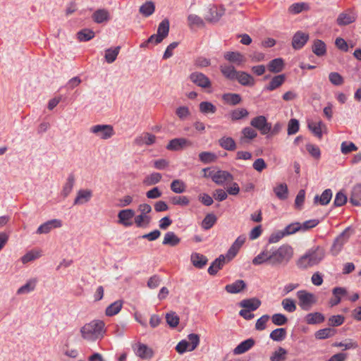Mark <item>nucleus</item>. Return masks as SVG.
I'll list each match as a JSON object with an SVG mask.
<instances>
[{
	"instance_id": "nucleus-38",
	"label": "nucleus",
	"mask_w": 361,
	"mask_h": 361,
	"mask_svg": "<svg viewBox=\"0 0 361 361\" xmlns=\"http://www.w3.org/2000/svg\"><path fill=\"white\" fill-rule=\"evenodd\" d=\"M276 196L280 200H286L288 197V189L286 183H280L273 189Z\"/></svg>"
},
{
	"instance_id": "nucleus-24",
	"label": "nucleus",
	"mask_w": 361,
	"mask_h": 361,
	"mask_svg": "<svg viewBox=\"0 0 361 361\" xmlns=\"http://www.w3.org/2000/svg\"><path fill=\"white\" fill-rule=\"evenodd\" d=\"M75 183V175L73 173H69L61 192V195L63 198H66L71 194Z\"/></svg>"
},
{
	"instance_id": "nucleus-64",
	"label": "nucleus",
	"mask_w": 361,
	"mask_h": 361,
	"mask_svg": "<svg viewBox=\"0 0 361 361\" xmlns=\"http://www.w3.org/2000/svg\"><path fill=\"white\" fill-rule=\"evenodd\" d=\"M347 197L342 192L339 191L336 194L334 200V207H342L347 202Z\"/></svg>"
},
{
	"instance_id": "nucleus-56",
	"label": "nucleus",
	"mask_w": 361,
	"mask_h": 361,
	"mask_svg": "<svg viewBox=\"0 0 361 361\" xmlns=\"http://www.w3.org/2000/svg\"><path fill=\"white\" fill-rule=\"evenodd\" d=\"M41 252L38 250H30L27 252L21 257V262L23 264H27L36 259H38L41 256Z\"/></svg>"
},
{
	"instance_id": "nucleus-36",
	"label": "nucleus",
	"mask_w": 361,
	"mask_h": 361,
	"mask_svg": "<svg viewBox=\"0 0 361 361\" xmlns=\"http://www.w3.org/2000/svg\"><path fill=\"white\" fill-rule=\"evenodd\" d=\"M246 287V284L243 280H237L235 282L228 284L225 290L229 293H238Z\"/></svg>"
},
{
	"instance_id": "nucleus-18",
	"label": "nucleus",
	"mask_w": 361,
	"mask_h": 361,
	"mask_svg": "<svg viewBox=\"0 0 361 361\" xmlns=\"http://www.w3.org/2000/svg\"><path fill=\"white\" fill-rule=\"evenodd\" d=\"M309 35L302 31L296 32L292 39V46L294 49H302L309 39Z\"/></svg>"
},
{
	"instance_id": "nucleus-54",
	"label": "nucleus",
	"mask_w": 361,
	"mask_h": 361,
	"mask_svg": "<svg viewBox=\"0 0 361 361\" xmlns=\"http://www.w3.org/2000/svg\"><path fill=\"white\" fill-rule=\"evenodd\" d=\"M336 334V330L331 328H325L317 331L315 333L317 339H326L332 337Z\"/></svg>"
},
{
	"instance_id": "nucleus-22",
	"label": "nucleus",
	"mask_w": 361,
	"mask_h": 361,
	"mask_svg": "<svg viewBox=\"0 0 361 361\" xmlns=\"http://www.w3.org/2000/svg\"><path fill=\"white\" fill-rule=\"evenodd\" d=\"M233 176L226 171L218 170L215 172V176L213 177V181L219 185H223L227 182L233 180Z\"/></svg>"
},
{
	"instance_id": "nucleus-61",
	"label": "nucleus",
	"mask_w": 361,
	"mask_h": 361,
	"mask_svg": "<svg viewBox=\"0 0 361 361\" xmlns=\"http://www.w3.org/2000/svg\"><path fill=\"white\" fill-rule=\"evenodd\" d=\"M300 129L299 121L296 118H291L288 123L287 133L288 135L296 134Z\"/></svg>"
},
{
	"instance_id": "nucleus-19",
	"label": "nucleus",
	"mask_w": 361,
	"mask_h": 361,
	"mask_svg": "<svg viewBox=\"0 0 361 361\" xmlns=\"http://www.w3.org/2000/svg\"><path fill=\"white\" fill-rule=\"evenodd\" d=\"M157 137L149 133L145 132L136 137L134 143L137 146H151L156 142Z\"/></svg>"
},
{
	"instance_id": "nucleus-47",
	"label": "nucleus",
	"mask_w": 361,
	"mask_h": 361,
	"mask_svg": "<svg viewBox=\"0 0 361 361\" xmlns=\"http://www.w3.org/2000/svg\"><path fill=\"white\" fill-rule=\"evenodd\" d=\"M155 11L154 4L152 1H147L143 4L139 9L140 13L145 17L151 16Z\"/></svg>"
},
{
	"instance_id": "nucleus-57",
	"label": "nucleus",
	"mask_w": 361,
	"mask_h": 361,
	"mask_svg": "<svg viewBox=\"0 0 361 361\" xmlns=\"http://www.w3.org/2000/svg\"><path fill=\"white\" fill-rule=\"evenodd\" d=\"M242 137L240 138L242 142L245 139L249 140H253L257 136V133L251 127H245L242 130Z\"/></svg>"
},
{
	"instance_id": "nucleus-8",
	"label": "nucleus",
	"mask_w": 361,
	"mask_h": 361,
	"mask_svg": "<svg viewBox=\"0 0 361 361\" xmlns=\"http://www.w3.org/2000/svg\"><path fill=\"white\" fill-rule=\"evenodd\" d=\"M90 132L102 140L111 138L114 135V128L111 125L97 124L90 128Z\"/></svg>"
},
{
	"instance_id": "nucleus-25",
	"label": "nucleus",
	"mask_w": 361,
	"mask_h": 361,
	"mask_svg": "<svg viewBox=\"0 0 361 361\" xmlns=\"http://www.w3.org/2000/svg\"><path fill=\"white\" fill-rule=\"evenodd\" d=\"M332 191L331 189H326L321 195H315L314 197V204L325 206L328 204L332 198Z\"/></svg>"
},
{
	"instance_id": "nucleus-42",
	"label": "nucleus",
	"mask_w": 361,
	"mask_h": 361,
	"mask_svg": "<svg viewBox=\"0 0 361 361\" xmlns=\"http://www.w3.org/2000/svg\"><path fill=\"white\" fill-rule=\"evenodd\" d=\"M121 47H111L105 50L104 58L108 63L114 62L119 54Z\"/></svg>"
},
{
	"instance_id": "nucleus-44",
	"label": "nucleus",
	"mask_w": 361,
	"mask_h": 361,
	"mask_svg": "<svg viewBox=\"0 0 361 361\" xmlns=\"http://www.w3.org/2000/svg\"><path fill=\"white\" fill-rule=\"evenodd\" d=\"M324 319V316L320 312L309 313L305 317V321L308 324H320Z\"/></svg>"
},
{
	"instance_id": "nucleus-30",
	"label": "nucleus",
	"mask_w": 361,
	"mask_h": 361,
	"mask_svg": "<svg viewBox=\"0 0 361 361\" xmlns=\"http://www.w3.org/2000/svg\"><path fill=\"white\" fill-rule=\"evenodd\" d=\"M220 71L222 75L227 79L235 80L238 71H237L232 64H223L220 66Z\"/></svg>"
},
{
	"instance_id": "nucleus-39",
	"label": "nucleus",
	"mask_w": 361,
	"mask_h": 361,
	"mask_svg": "<svg viewBox=\"0 0 361 361\" xmlns=\"http://www.w3.org/2000/svg\"><path fill=\"white\" fill-rule=\"evenodd\" d=\"M180 238H178L174 232L169 231L165 233L164 238L162 242L164 245H170L174 247L179 244Z\"/></svg>"
},
{
	"instance_id": "nucleus-2",
	"label": "nucleus",
	"mask_w": 361,
	"mask_h": 361,
	"mask_svg": "<svg viewBox=\"0 0 361 361\" xmlns=\"http://www.w3.org/2000/svg\"><path fill=\"white\" fill-rule=\"evenodd\" d=\"M105 324L103 321L94 319L85 324L80 329L82 337L88 341L102 339L105 334Z\"/></svg>"
},
{
	"instance_id": "nucleus-17",
	"label": "nucleus",
	"mask_w": 361,
	"mask_h": 361,
	"mask_svg": "<svg viewBox=\"0 0 361 361\" xmlns=\"http://www.w3.org/2000/svg\"><path fill=\"white\" fill-rule=\"evenodd\" d=\"M224 59L237 66H243L246 62L245 56L238 51H227L224 54Z\"/></svg>"
},
{
	"instance_id": "nucleus-62",
	"label": "nucleus",
	"mask_w": 361,
	"mask_h": 361,
	"mask_svg": "<svg viewBox=\"0 0 361 361\" xmlns=\"http://www.w3.org/2000/svg\"><path fill=\"white\" fill-rule=\"evenodd\" d=\"M287 351L283 348L279 347L270 357L271 361H282L285 360Z\"/></svg>"
},
{
	"instance_id": "nucleus-59",
	"label": "nucleus",
	"mask_w": 361,
	"mask_h": 361,
	"mask_svg": "<svg viewBox=\"0 0 361 361\" xmlns=\"http://www.w3.org/2000/svg\"><path fill=\"white\" fill-rule=\"evenodd\" d=\"M188 25L190 27L197 26V27H203L204 25V22L203 19L197 15L195 14H190L188 16Z\"/></svg>"
},
{
	"instance_id": "nucleus-23",
	"label": "nucleus",
	"mask_w": 361,
	"mask_h": 361,
	"mask_svg": "<svg viewBox=\"0 0 361 361\" xmlns=\"http://www.w3.org/2000/svg\"><path fill=\"white\" fill-rule=\"evenodd\" d=\"M286 81V75L284 74H280L274 76L271 81L267 85L264 90L266 91H274L280 87Z\"/></svg>"
},
{
	"instance_id": "nucleus-7",
	"label": "nucleus",
	"mask_w": 361,
	"mask_h": 361,
	"mask_svg": "<svg viewBox=\"0 0 361 361\" xmlns=\"http://www.w3.org/2000/svg\"><path fill=\"white\" fill-rule=\"evenodd\" d=\"M226 9L223 5H210L204 16V19L209 23H216L225 14Z\"/></svg>"
},
{
	"instance_id": "nucleus-35",
	"label": "nucleus",
	"mask_w": 361,
	"mask_h": 361,
	"mask_svg": "<svg viewBox=\"0 0 361 361\" xmlns=\"http://www.w3.org/2000/svg\"><path fill=\"white\" fill-rule=\"evenodd\" d=\"M264 263L269 264V247L267 246L252 259V264L255 266L261 265Z\"/></svg>"
},
{
	"instance_id": "nucleus-29",
	"label": "nucleus",
	"mask_w": 361,
	"mask_h": 361,
	"mask_svg": "<svg viewBox=\"0 0 361 361\" xmlns=\"http://www.w3.org/2000/svg\"><path fill=\"white\" fill-rule=\"evenodd\" d=\"M255 343L253 338H248L242 341L233 349L234 355L245 353L254 346Z\"/></svg>"
},
{
	"instance_id": "nucleus-60",
	"label": "nucleus",
	"mask_w": 361,
	"mask_h": 361,
	"mask_svg": "<svg viewBox=\"0 0 361 361\" xmlns=\"http://www.w3.org/2000/svg\"><path fill=\"white\" fill-rule=\"evenodd\" d=\"M248 114L249 113L245 109H236L231 111V118L232 121H238L247 116Z\"/></svg>"
},
{
	"instance_id": "nucleus-15",
	"label": "nucleus",
	"mask_w": 361,
	"mask_h": 361,
	"mask_svg": "<svg viewBox=\"0 0 361 361\" xmlns=\"http://www.w3.org/2000/svg\"><path fill=\"white\" fill-rule=\"evenodd\" d=\"M135 211L132 209L121 210L118 213V222L126 227L131 226L133 224L132 219L135 216Z\"/></svg>"
},
{
	"instance_id": "nucleus-20",
	"label": "nucleus",
	"mask_w": 361,
	"mask_h": 361,
	"mask_svg": "<svg viewBox=\"0 0 361 361\" xmlns=\"http://www.w3.org/2000/svg\"><path fill=\"white\" fill-rule=\"evenodd\" d=\"M92 197V191L88 189H80L77 192L73 205H82L87 203Z\"/></svg>"
},
{
	"instance_id": "nucleus-48",
	"label": "nucleus",
	"mask_w": 361,
	"mask_h": 361,
	"mask_svg": "<svg viewBox=\"0 0 361 361\" xmlns=\"http://www.w3.org/2000/svg\"><path fill=\"white\" fill-rule=\"evenodd\" d=\"M309 9V5L305 2H298L293 4L288 8V12L291 14H298L303 11H307Z\"/></svg>"
},
{
	"instance_id": "nucleus-45",
	"label": "nucleus",
	"mask_w": 361,
	"mask_h": 361,
	"mask_svg": "<svg viewBox=\"0 0 361 361\" xmlns=\"http://www.w3.org/2000/svg\"><path fill=\"white\" fill-rule=\"evenodd\" d=\"M169 32V21L167 19H164L159 23L157 34L159 36V38H161L163 40L165 37L168 36Z\"/></svg>"
},
{
	"instance_id": "nucleus-27",
	"label": "nucleus",
	"mask_w": 361,
	"mask_h": 361,
	"mask_svg": "<svg viewBox=\"0 0 361 361\" xmlns=\"http://www.w3.org/2000/svg\"><path fill=\"white\" fill-rule=\"evenodd\" d=\"M226 257L224 255H221L218 258L212 262L209 267L208 268V273L210 275L214 276L217 272L222 269L226 263Z\"/></svg>"
},
{
	"instance_id": "nucleus-52",
	"label": "nucleus",
	"mask_w": 361,
	"mask_h": 361,
	"mask_svg": "<svg viewBox=\"0 0 361 361\" xmlns=\"http://www.w3.org/2000/svg\"><path fill=\"white\" fill-rule=\"evenodd\" d=\"M199 159L204 164H210L217 159V156L216 154L211 152H202L199 154Z\"/></svg>"
},
{
	"instance_id": "nucleus-41",
	"label": "nucleus",
	"mask_w": 361,
	"mask_h": 361,
	"mask_svg": "<svg viewBox=\"0 0 361 361\" xmlns=\"http://www.w3.org/2000/svg\"><path fill=\"white\" fill-rule=\"evenodd\" d=\"M123 307L122 300H116L109 305L105 310V314L108 317H112L117 314Z\"/></svg>"
},
{
	"instance_id": "nucleus-63",
	"label": "nucleus",
	"mask_w": 361,
	"mask_h": 361,
	"mask_svg": "<svg viewBox=\"0 0 361 361\" xmlns=\"http://www.w3.org/2000/svg\"><path fill=\"white\" fill-rule=\"evenodd\" d=\"M283 308L288 312H293L296 310L295 301L291 298H285L281 302Z\"/></svg>"
},
{
	"instance_id": "nucleus-6",
	"label": "nucleus",
	"mask_w": 361,
	"mask_h": 361,
	"mask_svg": "<svg viewBox=\"0 0 361 361\" xmlns=\"http://www.w3.org/2000/svg\"><path fill=\"white\" fill-rule=\"evenodd\" d=\"M299 300V305L302 310L308 311L311 309L313 304L317 302L316 296L307 290H298L296 293Z\"/></svg>"
},
{
	"instance_id": "nucleus-58",
	"label": "nucleus",
	"mask_w": 361,
	"mask_h": 361,
	"mask_svg": "<svg viewBox=\"0 0 361 361\" xmlns=\"http://www.w3.org/2000/svg\"><path fill=\"white\" fill-rule=\"evenodd\" d=\"M283 231L284 233L285 236H288L290 235H293L297 232L300 231V222H293L288 225H287L283 229Z\"/></svg>"
},
{
	"instance_id": "nucleus-55",
	"label": "nucleus",
	"mask_w": 361,
	"mask_h": 361,
	"mask_svg": "<svg viewBox=\"0 0 361 361\" xmlns=\"http://www.w3.org/2000/svg\"><path fill=\"white\" fill-rule=\"evenodd\" d=\"M166 321L170 327L175 328L178 325L180 318L175 312L171 311L166 313Z\"/></svg>"
},
{
	"instance_id": "nucleus-46",
	"label": "nucleus",
	"mask_w": 361,
	"mask_h": 361,
	"mask_svg": "<svg viewBox=\"0 0 361 361\" xmlns=\"http://www.w3.org/2000/svg\"><path fill=\"white\" fill-rule=\"evenodd\" d=\"M95 33L92 30L85 28L77 33L78 39L80 42H87L93 39Z\"/></svg>"
},
{
	"instance_id": "nucleus-5",
	"label": "nucleus",
	"mask_w": 361,
	"mask_h": 361,
	"mask_svg": "<svg viewBox=\"0 0 361 361\" xmlns=\"http://www.w3.org/2000/svg\"><path fill=\"white\" fill-rule=\"evenodd\" d=\"M138 212L140 214L135 216L134 221L137 227L141 228L147 226L152 218L149 216V213L152 211V207L149 204L142 203L138 206Z\"/></svg>"
},
{
	"instance_id": "nucleus-14",
	"label": "nucleus",
	"mask_w": 361,
	"mask_h": 361,
	"mask_svg": "<svg viewBox=\"0 0 361 361\" xmlns=\"http://www.w3.org/2000/svg\"><path fill=\"white\" fill-rule=\"evenodd\" d=\"M190 79L194 84L202 88H208L211 87V81L209 78L202 73H192L190 75Z\"/></svg>"
},
{
	"instance_id": "nucleus-34",
	"label": "nucleus",
	"mask_w": 361,
	"mask_h": 361,
	"mask_svg": "<svg viewBox=\"0 0 361 361\" xmlns=\"http://www.w3.org/2000/svg\"><path fill=\"white\" fill-rule=\"evenodd\" d=\"M136 355L142 359H149L153 355V351L147 345L138 343L136 348Z\"/></svg>"
},
{
	"instance_id": "nucleus-21",
	"label": "nucleus",
	"mask_w": 361,
	"mask_h": 361,
	"mask_svg": "<svg viewBox=\"0 0 361 361\" xmlns=\"http://www.w3.org/2000/svg\"><path fill=\"white\" fill-rule=\"evenodd\" d=\"M235 80H237L241 85L245 87H252L255 84V78L245 71H238Z\"/></svg>"
},
{
	"instance_id": "nucleus-31",
	"label": "nucleus",
	"mask_w": 361,
	"mask_h": 361,
	"mask_svg": "<svg viewBox=\"0 0 361 361\" xmlns=\"http://www.w3.org/2000/svg\"><path fill=\"white\" fill-rule=\"evenodd\" d=\"M190 261L195 267L202 269L207 264L208 259L207 257L200 253L192 252L190 256Z\"/></svg>"
},
{
	"instance_id": "nucleus-11",
	"label": "nucleus",
	"mask_w": 361,
	"mask_h": 361,
	"mask_svg": "<svg viewBox=\"0 0 361 361\" xmlns=\"http://www.w3.org/2000/svg\"><path fill=\"white\" fill-rule=\"evenodd\" d=\"M250 125L257 129L262 135H268L271 130V123L267 121L264 116H257L250 121Z\"/></svg>"
},
{
	"instance_id": "nucleus-43",
	"label": "nucleus",
	"mask_w": 361,
	"mask_h": 361,
	"mask_svg": "<svg viewBox=\"0 0 361 361\" xmlns=\"http://www.w3.org/2000/svg\"><path fill=\"white\" fill-rule=\"evenodd\" d=\"M224 102L229 105H237L240 103L242 99L240 94L236 93H225L222 95Z\"/></svg>"
},
{
	"instance_id": "nucleus-16",
	"label": "nucleus",
	"mask_w": 361,
	"mask_h": 361,
	"mask_svg": "<svg viewBox=\"0 0 361 361\" xmlns=\"http://www.w3.org/2000/svg\"><path fill=\"white\" fill-rule=\"evenodd\" d=\"M61 226V220L57 219H51L41 224L37 229L36 233L46 234L49 233L52 229L60 228Z\"/></svg>"
},
{
	"instance_id": "nucleus-49",
	"label": "nucleus",
	"mask_w": 361,
	"mask_h": 361,
	"mask_svg": "<svg viewBox=\"0 0 361 361\" xmlns=\"http://www.w3.org/2000/svg\"><path fill=\"white\" fill-rule=\"evenodd\" d=\"M200 111L203 114H214L216 111V107L209 102H202L199 104Z\"/></svg>"
},
{
	"instance_id": "nucleus-50",
	"label": "nucleus",
	"mask_w": 361,
	"mask_h": 361,
	"mask_svg": "<svg viewBox=\"0 0 361 361\" xmlns=\"http://www.w3.org/2000/svg\"><path fill=\"white\" fill-rule=\"evenodd\" d=\"M170 187H171V190L173 192L178 193V194L183 193L186 190V185H185V183L183 180H180V179L173 180L171 183Z\"/></svg>"
},
{
	"instance_id": "nucleus-33",
	"label": "nucleus",
	"mask_w": 361,
	"mask_h": 361,
	"mask_svg": "<svg viewBox=\"0 0 361 361\" xmlns=\"http://www.w3.org/2000/svg\"><path fill=\"white\" fill-rule=\"evenodd\" d=\"M312 52L317 56L321 57L326 54V45L321 39H315L312 46Z\"/></svg>"
},
{
	"instance_id": "nucleus-1",
	"label": "nucleus",
	"mask_w": 361,
	"mask_h": 361,
	"mask_svg": "<svg viewBox=\"0 0 361 361\" xmlns=\"http://www.w3.org/2000/svg\"><path fill=\"white\" fill-rule=\"evenodd\" d=\"M293 255V247L283 244L279 247H271L269 248V265L271 267H279L286 265Z\"/></svg>"
},
{
	"instance_id": "nucleus-32",
	"label": "nucleus",
	"mask_w": 361,
	"mask_h": 361,
	"mask_svg": "<svg viewBox=\"0 0 361 361\" xmlns=\"http://www.w3.org/2000/svg\"><path fill=\"white\" fill-rule=\"evenodd\" d=\"M268 70L274 73L281 72L284 68V61L281 58H276L270 61L267 65Z\"/></svg>"
},
{
	"instance_id": "nucleus-3",
	"label": "nucleus",
	"mask_w": 361,
	"mask_h": 361,
	"mask_svg": "<svg viewBox=\"0 0 361 361\" xmlns=\"http://www.w3.org/2000/svg\"><path fill=\"white\" fill-rule=\"evenodd\" d=\"M324 257V250L319 246L313 247L298 259L296 264L300 269H306L318 264Z\"/></svg>"
},
{
	"instance_id": "nucleus-37",
	"label": "nucleus",
	"mask_w": 361,
	"mask_h": 361,
	"mask_svg": "<svg viewBox=\"0 0 361 361\" xmlns=\"http://www.w3.org/2000/svg\"><path fill=\"white\" fill-rule=\"evenodd\" d=\"M37 283V279H30L26 283L20 287L17 290L18 295H24L30 293L35 289Z\"/></svg>"
},
{
	"instance_id": "nucleus-53",
	"label": "nucleus",
	"mask_w": 361,
	"mask_h": 361,
	"mask_svg": "<svg viewBox=\"0 0 361 361\" xmlns=\"http://www.w3.org/2000/svg\"><path fill=\"white\" fill-rule=\"evenodd\" d=\"M216 216L214 214H208L202 221V227L204 230L210 229L216 222Z\"/></svg>"
},
{
	"instance_id": "nucleus-12",
	"label": "nucleus",
	"mask_w": 361,
	"mask_h": 361,
	"mask_svg": "<svg viewBox=\"0 0 361 361\" xmlns=\"http://www.w3.org/2000/svg\"><path fill=\"white\" fill-rule=\"evenodd\" d=\"M192 142L183 137L174 138L169 141L166 148L170 151H180L191 146Z\"/></svg>"
},
{
	"instance_id": "nucleus-13",
	"label": "nucleus",
	"mask_w": 361,
	"mask_h": 361,
	"mask_svg": "<svg viewBox=\"0 0 361 361\" xmlns=\"http://www.w3.org/2000/svg\"><path fill=\"white\" fill-rule=\"evenodd\" d=\"M308 129L313 133V135L321 139L323 133L326 132L327 128L326 124L322 121H308L307 122Z\"/></svg>"
},
{
	"instance_id": "nucleus-28",
	"label": "nucleus",
	"mask_w": 361,
	"mask_h": 361,
	"mask_svg": "<svg viewBox=\"0 0 361 361\" xmlns=\"http://www.w3.org/2000/svg\"><path fill=\"white\" fill-rule=\"evenodd\" d=\"M239 305L252 312L255 311L260 307L261 301L257 298H252L241 300L239 302Z\"/></svg>"
},
{
	"instance_id": "nucleus-26",
	"label": "nucleus",
	"mask_w": 361,
	"mask_h": 361,
	"mask_svg": "<svg viewBox=\"0 0 361 361\" xmlns=\"http://www.w3.org/2000/svg\"><path fill=\"white\" fill-rule=\"evenodd\" d=\"M92 20L96 23H103L108 22L110 20V13L109 12L105 9V8H100L96 10L92 16Z\"/></svg>"
},
{
	"instance_id": "nucleus-10",
	"label": "nucleus",
	"mask_w": 361,
	"mask_h": 361,
	"mask_svg": "<svg viewBox=\"0 0 361 361\" xmlns=\"http://www.w3.org/2000/svg\"><path fill=\"white\" fill-rule=\"evenodd\" d=\"M357 13L353 8H348L339 13L336 19V23L339 26L348 25L357 19Z\"/></svg>"
},
{
	"instance_id": "nucleus-51",
	"label": "nucleus",
	"mask_w": 361,
	"mask_h": 361,
	"mask_svg": "<svg viewBox=\"0 0 361 361\" xmlns=\"http://www.w3.org/2000/svg\"><path fill=\"white\" fill-rule=\"evenodd\" d=\"M269 337L274 341H281L286 337V330L283 328L276 329L271 332Z\"/></svg>"
},
{
	"instance_id": "nucleus-4",
	"label": "nucleus",
	"mask_w": 361,
	"mask_h": 361,
	"mask_svg": "<svg viewBox=\"0 0 361 361\" xmlns=\"http://www.w3.org/2000/svg\"><path fill=\"white\" fill-rule=\"evenodd\" d=\"M188 341L181 340L176 346V350L179 354L194 350L200 344V336L196 334H190L188 336Z\"/></svg>"
},
{
	"instance_id": "nucleus-40",
	"label": "nucleus",
	"mask_w": 361,
	"mask_h": 361,
	"mask_svg": "<svg viewBox=\"0 0 361 361\" xmlns=\"http://www.w3.org/2000/svg\"><path fill=\"white\" fill-rule=\"evenodd\" d=\"M219 145L228 151H233L236 148L235 140L231 137H222L219 140Z\"/></svg>"
},
{
	"instance_id": "nucleus-9",
	"label": "nucleus",
	"mask_w": 361,
	"mask_h": 361,
	"mask_svg": "<svg viewBox=\"0 0 361 361\" xmlns=\"http://www.w3.org/2000/svg\"><path fill=\"white\" fill-rule=\"evenodd\" d=\"M350 230V227L346 228L339 235H338L331 247V252L334 256L338 255L343 249V245L348 242L350 238L348 231Z\"/></svg>"
}]
</instances>
